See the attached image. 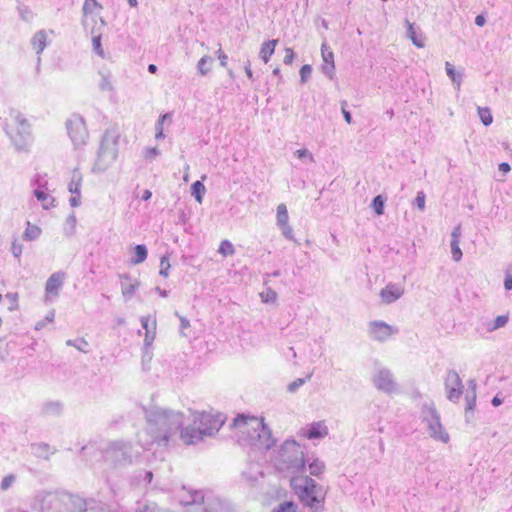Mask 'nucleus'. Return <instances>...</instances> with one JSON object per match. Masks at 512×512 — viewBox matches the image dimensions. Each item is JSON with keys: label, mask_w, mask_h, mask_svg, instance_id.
<instances>
[{"label": "nucleus", "mask_w": 512, "mask_h": 512, "mask_svg": "<svg viewBox=\"0 0 512 512\" xmlns=\"http://www.w3.org/2000/svg\"><path fill=\"white\" fill-rule=\"evenodd\" d=\"M147 426L137 435L143 449L153 444L166 446L170 437L177 433L184 423V415L179 411L152 407L145 409Z\"/></svg>", "instance_id": "nucleus-1"}, {"label": "nucleus", "mask_w": 512, "mask_h": 512, "mask_svg": "<svg viewBox=\"0 0 512 512\" xmlns=\"http://www.w3.org/2000/svg\"><path fill=\"white\" fill-rule=\"evenodd\" d=\"M232 426L237 429L238 441L241 445L252 449L267 451L275 444L271 430L264 423L263 418L243 414L234 418Z\"/></svg>", "instance_id": "nucleus-2"}, {"label": "nucleus", "mask_w": 512, "mask_h": 512, "mask_svg": "<svg viewBox=\"0 0 512 512\" xmlns=\"http://www.w3.org/2000/svg\"><path fill=\"white\" fill-rule=\"evenodd\" d=\"M290 485L308 512L325 511L326 491L314 479L304 475L293 476Z\"/></svg>", "instance_id": "nucleus-3"}, {"label": "nucleus", "mask_w": 512, "mask_h": 512, "mask_svg": "<svg viewBox=\"0 0 512 512\" xmlns=\"http://www.w3.org/2000/svg\"><path fill=\"white\" fill-rule=\"evenodd\" d=\"M272 462L279 472L297 476L305 470L304 449L294 439H287L274 451Z\"/></svg>", "instance_id": "nucleus-4"}, {"label": "nucleus", "mask_w": 512, "mask_h": 512, "mask_svg": "<svg viewBox=\"0 0 512 512\" xmlns=\"http://www.w3.org/2000/svg\"><path fill=\"white\" fill-rule=\"evenodd\" d=\"M192 415L193 424L188 425L180 432V438L188 445L201 441L205 436L214 435L224 424V419L220 414L195 412Z\"/></svg>", "instance_id": "nucleus-5"}, {"label": "nucleus", "mask_w": 512, "mask_h": 512, "mask_svg": "<svg viewBox=\"0 0 512 512\" xmlns=\"http://www.w3.org/2000/svg\"><path fill=\"white\" fill-rule=\"evenodd\" d=\"M40 512H87L86 502L67 493H46L40 501Z\"/></svg>", "instance_id": "nucleus-6"}, {"label": "nucleus", "mask_w": 512, "mask_h": 512, "mask_svg": "<svg viewBox=\"0 0 512 512\" xmlns=\"http://www.w3.org/2000/svg\"><path fill=\"white\" fill-rule=\"evenodd\" d=\"M420 417L428 435L432 439L442 443L449 442V434L443 427L440 413L437 411L433 402L423 404Z\"/></svg>", "instance_id": "nucleus-7"}, {"label": "nucleus", "mask_w": 512, "mask_h": 512, "mask_svg": "<svg viewBox=\"0 0 512 512\" xmlns=\"http://www.w3.org/2000/svg\"><path fill=\"white\" fill-rule=\"evenodd\" d=\"M118 137L110 131H106L102 137L94 170L105 171L117 158Z\"/></svg>", "instance_id": "nucleus-8"}, {"label": "nucleus", "mask_w": 512, "mask_h": 512, "mask_svg": "<svg viewBox=\"0 0 512 512\" xmlns=\"http://www.w3.org/2000/svg\"><path fill=\"white\" fill-rule=\"evenodd\" d=\"M137 455L132 445L124 441L111 442L103 451L104 460L114 466L131 464Z\"/></svg>", "instance_id": "nucleus-9"}, {"label": "nucleus", "mask_w": 512, "mask_h": 512, "mask_svg": "<svg viewBox=\"0 0 512 512\" xmlns=\"http://www.w3.org/2000/svg\"><path fill=\"white\" fill-rule=\"evenodd\" d=\"M6 132L17 150L25 149L31 142L30 124L17 113L6 125Z\"/></svg>", "instance_id": "nucleus-10"}, {"label": "nucleus", "mask_w": 512, "mask_h": 512, "mask_svg": "<svg viewBox=\"0 0 512 512\" xmlns=\"http://www.w3.org/2000/svg\"><path fill=\"white\" fill-rule=\"evenodd\" d=\"M67 133L76 148L87 143L89 134L84 118L81 115L73 114L66 121Z\"/></svg>", "instance_id": "nucleus-11"}, {"label": "nucleus", "mask_w": 512, "mask_h": 512, "mask_svg": "<svg viewBox=\"0 0 512 512\" xmlns=\"http://www.w3.org/2000/svg\"><path fill=\"white\" fill-rule=\"evenodd\" d=\"M372 383L377 390L387 394H393L398 391L397 383L390 369L379 367L372 376Z\"/></svg>", "instance_id": "nucleus-12"}, {"label": "nucleus", "mask_w": 512, "mask_h": 512, "mask_svg": "<svg viewBox=\"0 0 512 512\" xmlns=\"http://www.w3.org/2000/svg\"><path fill=\"white\" fill-rule=\"evenodd\" d=\"M398 333V328L391 326L384 321H371L368 325V335L371 339L379 342L387 341L393 334Z\"/></svg>", "instance_id": "nucleus-13"}, {"label": "nucleus", "mask_w": 512, "mask_h": 512, "mask_svg": "<svg viewBox=\"0 0 512 512\" xmlns=\"http://www.w3.org/2000/svg\"><path fill=\"white\" fill-rule=\"evenodd\" d=\"M444 385L447 391V398L453 402L458 401L463 393L464 387L459 374L455 370H449L447 372Z\"/></svg>", "instance_id": "nucleus-14"}, {"label": "nucleus", "mask_w": 512, "mask_h": 512, "mask_svg": "<svg viewBox=\"0 0 512 512\" xmlns=\"http://www.w3.org/2000/svg\"><path fill=\"white\" fill-rule=\"evenodd\" d=\"M276 224L287 240L295 241L293 228L289 225L287 206L283 203L277 206Z\"/></svg>", "instance_id": "nucleus-15"}, {"label": "nucleus", "mask_w": 512, "mask_h": 512, "mask_svg": "<svg viewBox=\"0 0 512 512\" xmlns=\"http://www.w3.org/2000/svg\"><path fill=\"white\" fill-rule=\"evenodd\" d=\"M65 278L66 274L63 271H57L50 275L45 285L46 301H50L52 298L59 295V291L64 284Z\"/></svg>", "instance_id": "nucleus-16"}, {"label": "nucleus", "mask_w": 512, "mask_h": 512, "mask_svg": "<svg viewBox=\"0 0 512 512\" xmlns=\"http://www.w3.org/2000/svg\"><path fill=\"white\" fill-rule=\"evenodd\" d=\"M404 287L400 284L389 283L380 291V298L384 304H391L404 295Z\"/></svg>", "instance_id": "nucleus-17"}, {"label": "nucleus", "mask_w": 512, "mask_h": 512, "mask_svg": "<svg viewBox=\"0 0 512 512\" xmlns=\"http://www.w3.org/2000/svg\"><path fill=\"white\" fill-rule=\"evenodd\" d=\"M301 435L310 440L322 439L328 435V427L323 421L313 422L301 430Z\"/></svg>", "instance_id": "nucleus-18"}, {"label": "nucleus", "mask_w": 512, "mask_h": 512, "mask_svg": "<svg viewBox=\"0 0 512 512\" xmlns=\"http://www.w3.org/2000/svg\"><path fill=\"white\" fill-rule=\"evenodd\" d=\"M37 188L34 189L33 194L37 198L39 202H41V205L43 209L48 210L51 207L54 206L55 199L47 192L45 181L42 183L39 179L36 180Z\"/></svg>", "instance_id": "nucleus-19"}, {"label": "nucleus", "mask_w": 512, "mask_h": 512, "mask_svg": "<svg viewBox=\"0 0 512 512\" xmlns=\"http://www.w3.org/2000/svg\"><path fill=\"white\" fill-rule=\"evenodd\" d=\"M142 328L145 330L144 345L149 347L152 345L156 334V320H150L149 316H142L140 319Z\"/></svg>", "instance_id": "nucleus-20"}, {"label": "nucleus", "mask_w": 512, "mask_h": 512, "mask_svg": "<svg viewBox=\"0 0 512 512\" xmlns=\"http://www.w3.org/2000/svg\"><path fill=\"white\" fill-rule=\"evenodd\" d=\"M121 290L123 297L126 301L130 300L135 294L136 289L139 286V282L135 279H132L129 275L121 276Z\"/></svg>", "instance_id": "nucleus-21"}, {"label": "nucleus", "mask_w": 512, "mask_h": 512, "mask_svg": "<svg viewBox=\"0 0 512 512\" xmlns=\"http://www.w3.org/2000/svg\"><path fill=\"white\" fill-rule=\"evenodd\" d=\"M31 452L37 458L49 460L50 456L56 452L55 448H52L49 444L41 442L31 445Z\"/></svg>", "instance_id": "nucleus-22"}, {"label": "nucleus", "mask_w": 512, "mask_h": 512, "mask_svg": "<svg viewBox=\"0 0 512 512\" xmlns=\"http://www.w3.org/2000/svg\"><path fill=\"white\" fill-rule=\"evenodd\" d=\"M407 24V37L412 41V43L418 47L423 48L425 46L424 37L421 32H417L414 25L406 20Z\"/></svg>", "instance_id": "nucleus-23"}, {"label": "nucleus", "mask_w": 512, "mask_h": 512, "mask_svg": "<svg viewBox=\"0 0 512 512\" xmlns=\"http://www.w3.org/2000/svg\"><path fill=\"white\" fill-rule=\"evenodd\" d=\"M277 43H278V40L273 39V40L266 41L261 45L259 55L265 63H267L269 61L270 57L274 54L275 47H276Z\"/></svg>", "instance_id": "nucleus-24"}, {"label": "nucleus", "mask_w": 512, "mask_h": 512, "mask_svg": "<svg viewBox=\"0 0 512 512\" xmlns=\"http://www.w3.org/2000/svg\"><path fill=\"white\" fill-rule=\"evenodd\" d=\"M47 35L44 30L36 32L31 40L33 49L37 54H40L46 47Z\"/></svg>", "instance_id": "nucleus-25"}, {"label": "nucleus", "mask_w": 512, "mask_h": 512, "mask_svg": "<svg viewBox=\"0 0 512 512\" xmlns=\"http://www.w3.org/2000/svg\"><path fill=\"white\" fill-rule=\"evenodd\" d=\"M308 468L310 475L320 478L321 475L324 473L326 466L322 460L315 458L311 462H309Z\"/></svg>", "instance_id": "nucleus-26"}, {"label": "nucleus", "mask_w": 512, "mask_h": 512, "mask_svg": "<svg viewBox=\"0 0 512 512\" xmlns=\"http://www.w3.org/2000/svg\"><path fill=\"white\" fill-rule=\"evenodd\" d=\"M271 512H300V510L294 501H283L276 505Z\"/></svg>", "instance_id": "nucleus-27"}, {"label": "nucleus", "mask_w": 512, "mask_h": 512, "mask_svg": "<svg viewBox=\"0 0 512 512\" xmlns=\"http://www.w3.org/2000/svg\"><path fill=\"white\" fill-rule=\"evenodd\" d=\"M147 248L145 245L139 244L136 245L134 248V255L131 258V263L133 264H140L144 262L147 258Z\"/></svg>", "instance_id": "nucleus-28"}, {"label": "nucleus", "mask_w": 512, "mask_h": 512, "mask_svg": "<svg viewBox=\"0 0 512 512\" xmlns=\"http://www.w3.org/2000/svg\"><path fill=\"white\" fill-rule=\"evenodd\" d=\"M445 69L449 78L456 85L457 89H459L462 82V74L456 72L454 66L450 62L445 63Z\"/></svg>", "instance_id": "nucleus-29"}, {"label": "nucleus", "mask_w": 512, "mask_h": 512, "mask_svg": "<svg viewBox=\"0 0 512 512\" xmlns=\"http://www.w3.org/2000/svg\"><path fill=\"white\" fill-rule=\"evenodd\" d=\"M42 411L45 415H59L62 411V404L60 402H46L43 407Z\"/></svg>", "instance_id": "nucleus-30"}, {"label": "nucleus", "mask_w": 512, "mask_h": 512, "mask_svg": "<svg viewBox=\"0 0 512 512\" xmlns=\"http://www.w3.org/2000/svg\"><path fill=\"white\" fill-rule=\"evenodd\" d=\"M206 189L201 181H195L191 186V194L198 203H202Z\"/></svg>", "instance_id": "nucleus-31"}, {"label": "nucleus", "mask_w": 512, "mask_h": 512, "mask_svg": "<svg viewBox=\"0 0 512 512\" xmlns=\"http://www.w3.org/2000/svg\"><path fill=\"white\" fill-rule=\"evenodd\" d=\"M81 181L82 177L80 173L77 170H75L72 174V178L69 183V191L72 194L80 195Z\"/></svg>", "instance_id": "nucleus-32"}, {"label": "nucleus", "mask_w": 512, "mask_h": 512, "mask_svg": "<svg viewBox=\"0 0 512 512\" xmlns=\"http://www.w3.org/2000/svg\"><path fill=\"white\" fill-rule=\"evenodd\" d=\"M41 234V229L36 226L32 225L30 222L27 223L26 230L24 232V238L28 241H32L37 239Z\"/></svg>", "instance_id": "nucleus-33"}, {"label": "nucleus", "mask_w": 512, "mask_h": 512, "mask_svg": "<svg viewBox=\"0 0 512 512\" xmlns=\"http://www.w3.org/2000/svg\"><path fill=\"white\" fill-rule=\"evenodd\" d=\"M212 61H213L212 58L207 55L203 56L198 61L197 68L201 75L205 76L210 72V70H211L210 64L212 63Z\"/></svg>", "instance_id": "nucleus-34"}, {"label": "nucleus", "mask_w": 512, "mask_h": 512, "mask_svg": "<svg viewBox=\"0 0 512 512\" xmlns=\"http://www.w3.org/2000/svg\"><path fill=\"white\" fill-rule=\"evenodd\" d=\"M477 110H478V115L481 119V122L485 126H489L493 121V117H492L490 109L487 107H478Z\"/></svg>", "instance_id": "nucleus-35"}, {"label": "nucleus", "mask_w": 512, "mask_h": 512, "mask_svg": "<svg viewBox=\"0 0 512 512\" xmlns=\"http://www.w3.org/2000/svg\"><path fill=\"white\" fill-rule=\"evenodd\" d=\"M218 252L223 255L224 257L226 256H231L235 253V249H234V246L233 244L228 241V240H223L221 243H220V246H219V250Z\"/></svg>", "instance_id": "nucleus-36"}, {"label": "nucleus", "mask_w": 512, "mask_h": 512, "mask_svg": "<svg viewBox=\"0 0 512 512\" xmlns=\"http://www.w3.org/2000/svg\"><path fill=\"white\" fill-rule=\"evenodd\" d=\"M459 244H460L459 240H451V242H450L452 259L455 262H459L463 256Z\"/></svg>", "instance_id": "nucleus-37"}, {"label": "nucleus", "mask_w": 512, "mask_h": 512, "mask_svg": "<svg viewBox=\"0 0 512 512\" xmlns=\"http://www.w3.org/2000/svg\"><path fill=\"white\" fill-rule=\"evenodd\" d=\"M221 505L219 502L207 503L204 507H196L191 512H220Z\"/></svg>", "instance_id": "nucleus-38"}, {"label": "nucleus", "mask_w": 512, "mask_h": 512, "mask_svg": "<svg viewBox=\"0 0 512 512\" xmlns=\"http://www.w3.org/2000/svg\"><path fill=\"white\" fill-rule=\"evenodd\" d=\"M371 206L377 215H382L384 213V198L382 195L374 197Z\"/></svg>", "instance_id": "nucleus-39"}, {"label": "nucleus", "mask_w": 512, "mask_h": 512, "mask_svg": "<svg viewBox=\"0 0 512 512\" xmlns=\"http://www.w3.org/2000/svg\"><path fill=\"white\" fill-rule=\"evenodd\" d=\"M323 63H334V54L326 43L321 45Z\"/></svg>", "instance_id": "nucleus-40"}, {"label": "nucleus", "mask_w": 512, "mask_h": 512, "mask_svg": "<svg viewBox=\"0 0 512 512\" xmlns=\"http://www.w3.org/2000/svg\"><path fill=\"white\" fill-rule=\"evenodd\" d=\"M476 405V392H468L466 394V409L465 414L468 416L469 412H473Z\"/></svg>", "instance_id": "nucleus-41"}, {"label": "nucleus", "mask_w": 512, "mask_h": 512, "mask_svg": "<svg viewBox=\"0 0 512 512\" xmlns=\"http://www.w3.org/2000/svg\"><path fill=\"white\" fill-rule=\"evenodd\" d=\"M66 225L69 227V228H65V234L67 236H71L73 235L74 233V230H75V226H76V217L74 214H71L67 217L66 219Z\"/></svg>", "instance_id": "nucleus-42"}, {"label": "nucleus", "mask_w": 512, "mask_h": 512, "mask_svg": "<svg viewBox=\"0 0 512 512\" xmlns=\"http://www.w3.org/2000/svg\"><path fill=\"white\" fill-rule=\"evenodd\" d=\"M99 88L102 91H112L113 90V85H112V82H111L109 76H107L105 74H101V81L99 83Z\"/></svg>", "instance_id": "nucleus-43"}, {"label": "nucleus", "mask_w": 512, "mask_h": 512, "mask_svg": "<svg viewBox=\"0 0 512 512\" xmlns=\"http://www.w3.org/2000/svg\"><path fill=\"white\" fill-rule=\"evenodd\" d=\"M66 344L68 346H74L76 347L79 351H82L84 353L87 352V350H85V347L88 346V343L85 339H79V340H67Z\"/></svg>", "instance_id": "nucleus-44"}, {"label": "nucleus", "mask_w": 512, "mask_h": 512, "mask_svg": "<svg viewBox=\"0 0 512 512\" xmlns=\"http://www.w3.org/2000/svg\"><path fill=\"white\" fill-rule=\"evenodd\" d=\"M54 316H55V311L51 310L43 320L38 321L36 323L35 329L41 330L45 327L46 323H52L54 321Z\"/></svg>", "instance_id": "nucleus-45"}, {"label": "nucleus", "mask_w": 512, "mask_h": 512, "mask_svg": "<svg viewBox=\"0 0 512 512\" xmlns=\"http://www.w3.org/2000/svg\"><path fill=\"white\" fill-rule=\"evenodd\" d=\"M93 50L100 57H104V51L101 46V36H94L92 38Z\"/></svg>", "instance_id": "nucleus-46"}, {"label": "nucleus", "mask_w": 512, "mask_h": 512, "mask_svg": "<svg viewBox=\"0 0 512 512\" xmlns=\"http://www.w3.org/2000/svg\"><path fill=\"white\" fill-rule=\"evenodd\" d=\"M137 512H161V509L154 502H147Z\"/></svg>", "instance_id": "nucleus-47"}, {"label": "nucleus", "mask_w": 512, "mask_h": 512, "mask_svg": "<svg viewBox=\"0 0 512 512\" xmlns=\"http://www.w3.org/2000/svg\"><path fill=\"white\" fill-rule=\"evenodd\" d=\"M262 301L265 303L274 302L277 294L274 290L268 288L265 292L261 293Z\"/></svg>", "instance_id": "nucleus-48"}, {"label": "nucleus", "mask_w": 512, "mask_h": 512, "mask_svg": "<svg viewBox=\"0 0 512 512\" xmlns=\"http://www.w3.org/2000/svg\"><path fill=\"white\" fill-rule=\"evenodd\" d=\"M312 73V67L308 64H305L300 69V79L302 83H305Z\"/></svg>", "instance_id": "nucleus-49"}, {"label": "nucleus", "mask_w": 512, "mask_h": 512, "mask_svg": "<svg viewBox=\"0 0 512 512\" xmlns=\"http://www.w3.org/2000/svg\"><path fill=\"white\" fill-rule=\"evenodd\" d=\"M509 318L507 315H499L495 318V320L493 321V327L492 329H499V328H502L504 327L507 322H508Z\"/></svg>", "instance_id": "nucleus-50"}, {"label": "nucleus", "mask_w": 512, "mask_h": 512, "mask_svg": "<svg viewBox=\"0 0 512 512\" xmlns=\"http://www.w3.org/2000/svg\"><path fill=\"white\" fill-rule=\"evenodd\" d=\"M170 268V263L168 261V258L166 256H163L160 260V271L159 274L161 276L167 277L168 276V270Z\"/></svg>", "instance_id": "nucleus-51"}, {"label": "nucleus", "mask_w": 512, "mask_h": 512, "mask_svg": "<svg viewBox=\"0 0 512 512\" xmlns=\"http://www.w3.org/2000/svg\"><path fill=\"white\" fill-rule=\"evenodd\" d=\"M425 194L423 191H419L414 200V205L418 207L421 211L425 209Z\"/></svg>", "instance_id": "nucleus-52"}, {"label": "nucleus", "mask_w": 512, "mask_h": 512, "mask_svg": "<svg viewBox=\"0 0 512 512\" xmlns=\"http://www.w3.org/2000/svg\"><path fill=\"white\" fill-rule=\"evenodd\" d=\"M168 117V114H165L163 116H161L158 120V123H157V126H156V135H155V138L156 139H162L165 137L164 133H163V127H162V124L164 122V120Z\"/></svg>", "instance_id": "nucleus-53"}, {"label": "nucleus", "mask_w": 512, "mask_h": 512, "mask_svg": "<svg viewBox=\"0 0 512 512\" xmlns=\"http://www.w3.org/2000/svg\"><path fill=\"white\" fill-rule=\"evenodd\" d=\"M295 154L299 159H308L311 163L314 162L312 153L307 149H299L295 152Z\"/></svg>", "instance_id": "nucleus-54"}, {"label": "nucleus", "mask_w": 512, "mask_h": 512, "mask_svg": "<svg viewBox=\"0 0 512 512\" xmlns=\"http://www.w3.org/2000/svg\"><path fill=\"white\" fill-rule=\"evenodd\" d=\"M335 64L334 63H323L322 72L330 79L334 76Z\"/></svg>", "instance_id": "nucleus-55"}, {"label": "nucleus", "mask_w": 512, "mask_h": 512, "mask_svg": "<svg viewBox=\"0 0 512 512\" xmlns=\"http://www.w3.org/2000/svg\"><path fill=\"white\" fill-rule=\"evenodd\" d=\"M190 500L189 501H185L184 504L185 505H190V504H195V503H198L200 501H203L204 497L202 495V493L200 491H194L191 495H190Z\"/></svg>", "instance_id": "nucleus-56"}, {"label": "nucleus", "mask_w": 512, "mask_h": 512, "mask_svg": "<svg viewBox=\"0 0 512 512\" xmlns=\"http://www.w3.org/2000/svg\"><path fill=\"white\" fill-rule=\"evenodd\" d=\"M98 6L96 0H85L83 5V12L85 14L93 12V9Z\"/></svg>", "instance_id": "nucleus-57"}, {"label": "nucleus", "mask_w": 512, "mask_h": 512, "mask_svg": "<svg viewBox=\"0 0 512 512\" xmlns=\"http://www.w3.org/2000/svg\"><path fill=\"white\" fill-rule=\"evenodd\" d=\"M14 481H15L14 475L5 476L1 482V489L7 490L13 484Z\"/></svg>", "instance_id": "nucleus-58"}, {"label": "nucleus", "mask_w": 512, "mask_h": 512, "mask_svg": "<svg viewBox=\"0 0 512 512\" xmlns=\"http://www.w3.org/2000/svg\"><path fill=\"white\" fill-rule=\"evenodd\" d=\"M305 383V380L302 378H297L293 382L288 385L289 392H295L299 387H301Z\"/></svg>", "instance_id": "nucleus-59"}, {"label": "nucleus", "mask_w": 512, "mask_h": 512, "mask_svg": "<svg viewBox=\"0 0 512 512\" xmlns=\"http://www.w3.org/2000/svg\"><path fill=\"white\" fill-rule=\"evenodd\" d=\"M285 52H286V55L283 59V62L286 65H290V64H292V62L294 60L295 54L291 48H286Z\"/></svg>", "instance_id": "nucleus-60"}, {"label": "nucleus", "mask_w": 512, "mask_h": 512, "mask_svg": "<svg viewBox=\"0 0 512 512\" xmlns=\"http://www.w3.org/2000/svg\"><path fill=\"white\" fill-rule=\"evenodd\" d=\"M346 106H347V102L346 101H342L341 102V109H342L343 117H344L345 121L348 124H351V122H352L351 113L348 110H346Z\"/></svg>", "instance_id": "nucleus-61"}, {"label": "nucleus", "mask_w": 512, "mask_h": 512, "mask_svg": "<svg viewBox=\"0 0 512 512\" xmlns=\"http://www.w3.org/2000/svg\"><path fill=\"white\" fill-rule=\"evenodd\" d=\"M462 231H461V224H458L456 227L453 228L451 232V240H459L461 238Z\"/></svg>", "instance_id": "nucleus-62"}, {"label": "nucleus", "mask_w": 512, "mask_h": 512, "mask_svg": "<svg viewBox=\"0 0 512 512\" xmlns=\"http://www.w3.org/2000/svg\"><path fill=\"white\" fill-rule=\"evenodd\" d=\"M11 251L16 258H19L22 253V245L18 244L17 242H13Z\"/></svg>", "instance_id": "nucleus-63"}, {"label": "nucleus", "mask_w": 512, "mask_h": 512, "mask_svg": "<svg viewBox=\"0 0 512 512\" xmlns=\"http://www.w3.org/2000/svg\"><path fill=\"white\" fill-rule=\"evenodd\" d=\"M504 287L506 290L512 289V275L509 273H506V275H505Z\"/></svg>", "instance_id": "nucleus-64"}]
</instances>
